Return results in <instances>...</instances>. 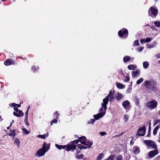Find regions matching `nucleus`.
Here are the masks:
<instances>
[{
	"instance_id": "4be33fe9",
	"label": "nucleus",
	"mask_w": 160,
	"mask_h": 160,
	"mask_svg": "<svg viewBox=\"0 0 160 160\" xmlns=\"http://www.w3.org/2000/svg\"><path fill=\"white\" fill-rule=\"evenodd\" d=\"M133 152L135 154H137L140 152L139 149L137 147H135L134 148Z\"/></svg>"
},
{
	"instance_id": "69168bd1",
	"label": "nucleus",
	"mask_w": 160,
	"mask_h": 160,
	"mask_svg": "<svg viewBox=\"0 0 160 160\" xmlns=\"http://www.w3.org/2000/svg\"><path fill=\"white\" fill-rule=\"evenodd\" d=\"M30 108V106H28V109L27 110H28V111H29V109Z\"/></svg>"
},
{
	"instance_id": "20e7f679",
	"label": "nucleus",
	"mask_w": 160,
	"mask_h": 160,
	"mask_svg": "<svg viewBox=\"0 0 160 160\" xmlns=\"http://www.w3.org/2000/svg\"><path fill=\"white\" fill-rule=\"evenodd\" d=\"M47 144L46 142H44L42 148L39 149L37 151L36 154L38 155V157L43 156L46 152H47L48 150V148L46 147Z\"/></svg>"
},
{
	"instance_id": "774afa93",
	"label": "nucleus",
	"mask_w": 160,
	"mask_h": 160,
	"mask_svg": "<svg viewBox=\"0 0 160 160\" xmlns=\"http://www.w3.org/2000/svg\"><path fill=\"white\" fill-rule=\"evenodd\" d=\"M12 132H15V130H13L12 131Z\"/></svg>"
},
{
	"instance_id": "a878e982",
	"label": "nucleus",
	"mask_w": 160,
	"mask_h": 160,
	"mask_svg": "<svg viewBox=\"0 0 160 160\" xmlns=\"http://www.w3.org/2000/svg\"><path fill=\"white\" fill-rule=\"evenodd\" d=\"M78 148L80 149H86L87 148V147H86L85 146L82 145L81 144H78Z\"/></svg>"
},
{
	"instance_id": "c85d7f7f",
	"label": "nucleus",
	"mask_w": 160,
	"mask_h": 160,
	"mask_svg": "<svg viewBox=\"0 0 160 160\" xmlns=\"http://www.w3.org/2000/svg\"><path fill=\"white\" fill-rule=\"evenodd\" d=\"M103 156L104 155L103 153H100L97 157L96 160H101Z\"/></svg>"
},
{
	"instance_id": "de8ad7c7",
	"label": "nucleus",
	"mask_w": 160,
	"mask_h": 160,
	"mask_svg": "<svg viewBox=\"0 0 160 160\" xmlns=\"http://www.w3.org/2000/svg\"><path fill=\"white\" fill-rule=\"evenodd\" d=\"M28 110H27L25 113V118H28Z\"/></svg>"
},
{
	"instance_id": "13d9d810",
	"label": "nucleus",
	"mask_w": 160,
	"mask_h": 160,
	"mask_svg": "<svg viewBox=\"0 0 160 160\" xmlns=\"http://www.w3.org/2000/svg\"><path fill=\"white\" fill-rule=\"evenodd\" d=\"M150 130H148V135L147 136L149 137L150 136Z\"/></svg>"
},
{
	"instance_id": "c756f323",
	"label": "nucleus",
	"mask_w": 160,
	"mask_h": 160,
	"mask_svg": "<svg viewBox=\"0 0 160 160\" xmlns=\"http://www.w3.org/2000/svg\"><path fill=\"white\" fill-rule=\"evenodd\" d=\"M133 45L135 46H139V43L138 40H135L134 42Z\"/></svg>"
},
{
	"instance_id": "7c9ffc66",
	"label": "nucleus",
	"mask_w": 160,
	"mask_h": 160,
	"mask_svg": "<svg viewBox=\"0 0 160 160\" xmlns=\"http://www.w3.org/2000/svg\"><path fill=\"white\" fill-rule=\"evenodd\" d=\"M22 130L23 131V133L24 134H28L30 133V132L28 131L26 129L24 128L22 129Z\"/></svg>"
},
{
	"instance_id": "1a4fd4ad",
	"label": "nucleus",
	"mask_w": 160,
	"mask_h": 160,
	"mask_svg": "<svg viewBox=\"0 0 160 160\" xmlns=\"http://www.w3.org/2000/svg\"><path fill=\"white\" fill-rule=\"evenodd\" d=\"M146 128L145 126H143L142 127L139 128L137 133V136H143L144 135L145 133Z\"/></svg>"
},
{
	"instance_id": "6e6d98bb",
	"label": "nucleus",
	"mask_w": 160,
	"mask_h": 160,
	"mask_svg": "<svg viewBox=\"0 0 160 160\" xmlns=\"http://www.w3.org/2000/svg\"><path fill=\"white\" fill-rule=\"evenodd\" d=\"M102 107H101L99 109V111L100 112H102V111L103 110V108H104V107H102Z\"/></svg>"
},
{
	"instance_id": "dca6fc26",
	"label": "nucleus",
	"mask_w": 160,
	"mask_h": 160,
	"mask_svg": "<svg viewBox=\"0 0 160 160\" xmlns=\"http://www.w3.org/2000/svg\"><path fill=\"white\" fill-rule=\"evenodd\" d=\"M130 104V103L128 100H125L122 103L123 106L125 109L129 107Z\"/></svg>"
},
{
	"instance_id": "2f4dec72",
	"label": "nucleus",
	"mask_w": 160,
	"mask_h": 160,
	"mask_svg": "<svg viewBox=\"0 0 160 160\" xmlns=\"http://www.w3.org/2000/svg\"><path fill=\"white\" fill-rule=\"evenodd\" d=\"M32 70H38L39 69V68L38 66L34 65L32 67Z\"/></svg>"
},
{
	"instance_id": "603ef678",
	"label": "nucleus",
	"mask_w": 160,
	"mask_h": 160,
	"mask_svg": "<svg viewBox=\"0 0 160 160\" xmlns=\"http://www.w3.org/2000/svg\"><path fill=\"white\" fill-rule=\"evenodd\" d=\"M124 119L125 120V122H126L128 119V118L126 115H124Z\"/></svg>"
},
{
	"instance_id": "a18cd8bd",
	"label": "nucleus",
	"mask_w": 160,
	"mask_h": 160,
	"mask_svg": "<svg viewBox=\"0 0 160 160\" xmlns=\"http://www.w3.org/2000/svg\"><path fill=\"white\" fill-rule=\"evenodd\" d=\"M28 118H25L24 120V121L26 122V124L28 126L29 125V124L28 122Z\"/></svg>"
},
{
	"instance_id": "f257e3e1",
	"label": "nucleus",
	"mask_w": 160,
	"mask_h": 160,
	"mask_svg": "<svg viewBox=\"0 0 160 160\" xmlns=\"http://www.w3.org/2000/svg\"><path fill=\"white\" fill-rule=\"evenodd\" d=\"M114 92L112 91H110L107 97L103 100V103L102 104V106L104 108V110L106 111L107 108V105L108 103L109 99V101H113L114 98Z\"/></svg>"
},
{
	"instance_id": "0e129e2a",
	"label": "nucleus",
	"mask_w": 160,
	"mask_h": 160,
	"mask_svg": "<svg viewBox=\"0 0 160 160\" xmlns=\"http://www.w3.org/2000/svg\"><path fill=\"white\" fill-rule=\"evenodd\" d=\"M148 129H149V130H150V131L151 126H149Z\"/></svg>"
},
{
	"instance_id": "f03ea898",
	"label": "nucleus",
	"mask_w": 160,
	"mask_h": 160,
	"mask_svg": "<svg viewBox=\"0 0 160 160\" xmlns=\"http://www.w3.org/2000/svg\"><path fill=\"white\" fill-rule=\"evenodd\" d=\"M144 85L150 90L154 91L156 89V83L153 80H147L144 81Z\"/></svg>"
},
{
	"instance_id": "052dcab7",
	"label": "nucleus",
	"mask_w": 160,
	"mask_h": 160,
	"mask_svg": "<svg viewBox=\"0 0 160 160\" xmlns=\"http://www.w3.org/2000/svg\"><path fill=\"white\" fill-rule=\"evenodd\" d=\"M157 58H159V57H160V54L159 53L157 55Z\"/></svg>"
},
{
	"instance_id": "aec40b11",
	"label": "nucleus",
	"mask_w": 160,
	"mask_h": 160,
	"mask_svg": "<svg viewBox=\"0 0 160 160\" xmlns=\"http://www.w3.org/2000/svg\"><path fill=\"white\" fill-rule=\"evenodd\" d=\"M116 97L117 100H120L123 98V96L121 94L118 93L116 94Z\"/></svg>"
},
{
	"instance_id": "9d476101",
	"label": "nucleus",
	"mask_w": 160,
	"mask_h": 160,
	"mask_svg": "<svg viewBox=\"0 0 160 160\" xmlns=\"http://www.w3.org/2000/svg\"><path fill=\"white\" fill-rule=\"evenodd\" d=\"M144 142L149 146L152 147L153 148H156L157 147L154 142L151 140H144Z\"/></svg>"
},
{
	"instance_id": "f3484780",
	"label": "nucleus",
	"mask_w": 160,
	"mask_h": 160,
	"mask_svg": "<svg viewBox=\"0 0 160 160\" xmlns=\"http://www.w3.org/2000/svg\"><path fill=\"white\" fill-rule=\"evenodd\" d=\"M139 72L138 71H133L132 72V75L133 78H135L139 76Z\"/></svg>"
},
{
	"instance_id": "412c9836",
	"label": "nucleus",
	"mask_w": 160,
	"mask_h": 160,
	"mask_svg": "<svg viewBox=\"0 0 160 160\" xmlns=\"http://www.w3.org/2000/svg\"><path fill=\"white\" fill-rule=\"evenodd\" d=\"M117 86L119 89L123 88L125 87L124 85L120 83H117Z\"/></svg>"
},
{
	"instance_id": "423d86ee",
	"label": "nucleus",
	"mask_w": 160,
	"mask_h": 160,
	"mask_svg": "<svg viewBox=\"0 0 160 160\" xmlns=\"http://www.w3.org/2000/svg\"><path fill=\"white\" fill-rule=\"evenodd\" d=\"M157 102L155 100H152L147 103L146 106L150 109H153L156 108Z\"/></svg>"
},
{
	"instance_id": "4468645a",
	"label": "nucleus",
	"mask_w": 160,
	"mask_h": 160,
	"mask_svg": "<svg viewBox=\"0 0 160 160\" xmlns=\"http://www.w3.org/2000/svg\"><path fill=\"white\" fill-rule=\"evenodd\" d=\"M13 114L18 117H22L23 116L24 114L22 111L19 110L16 112H14Z\"/></svg>"
},
{
	"instance_id": "a19ab883",
	"label": "nucleus",
	"mask_w": 160,
	"mask_h": 160,
	"mask_svg": "<svg viewBox=\"0 0 160 160\" xmlns=\"http://www.w3.org/2000/svg\"><path fill=\"white\" fill-rule=\"evenodd\" d=\"M146 42H148L151 41L152 40L151 38H147L146 39Z\"/></svg>"
},
{
	"instance_id": "cd10ccee",
	"label": "nucleus",
	"mask_w": 160,
	"mask_h": 160,
	"mask_svg": "<svg viewBox=\"0 0 160 160\" xmlns=\"http://www.w3.org/2000/svg\"><path fill=\"white\" fill-rule=\"evenodd\" d=\"M92 142L91 141H86V142L85 143V144H84V145H85L86 146H88V147H89L92 145Z\"/></svg>"
},
{
	"instance_id": "b1692460",
	"label": "nucleus",
	"mask_w": 160,
	"mask_h": 160,
	"mask_svg": "<svg viewBox=\"0 0 160 160\" xmlns=\"http://www.w3.org/2000/svg\"><path fill=\"white\" fill-rule=\"evenodd\" d=\"M48 134H44L43 135H39L37 136V137L38 138H42L45 139L46 138V136H48Z\"/></svg>"
},
{
	"instance_id": "6ab92c4d",
	"label": "nucleus",
	"mask_w": 160,
	"mask_h": 160,
	"mask_svg": "<svg viewBox=\"0 0 160 160\" xmlns=\"http://www.w3.org/2000/svg\"><path fill=\"white\" fill-rule=\"evenodd\" d=\"M131 59V58L130 57L128 56H126L123 57V62L124 63H126L128 62Z\"/></svg>"
},
{
	"instance_id": "09e8293b",
	"label": "nucleus",
	"mask_w": 160,
	"mask_h": 160,
	"mask_svg": "<svg viewBox=\"0 0 160 160\" xmlns=\"http://www.w3.org/2000/svg\"><path fill=\"white\" fill-rule=\"evenodd\" d=\"M56 114H57V116H56V118H58V116H59V114L58 113V112H56L54 114V115H56Z\"/></svg>"
},
{
	"instance_id": "8fccbe9b",
	"label": "nucleus",
	"mask_w": 160,
	"mask_h": 160,
	"mask_svg": "<svg viewBox=\"0 0 160 160\" xmlns=\"http://www.w3.org/2000/svg\"><path fill=\"white\" fill-rule=\"evenodd\" d=\"M14 109L15 111H16V112H18V111H19V110L18 109V108L16 107H14Z\"/></svg>"
},
{
	"instance_id": "a211bd4d",
	"label": "nucleus",
	"mask_w": 160,
	"mask_h": 160,
	"mask_svg": "<svg viewBox=\"0 0 160 160\" xmlns=\"http://www.w3.org/2000/svg\"><path fill=\"white\" fill-rule=\"evenodd\" d=\"M128 68L130 70H134L137 68V66L133 64H131L128 66Z\"/></svg>"
},
{
	"instance_id": "72a5a7b5",
	"label": "nucleus",
	"mask_w": 160,
	"mask_h": 160,
	"mask_svg": "<svg viewBox=\"0 0 160 160\" xmlns=\"http://www.w3.org/2000/svg\"><path fill=\"white\" fill-rule=\"evenodd\" d=\"M143 79L142 78H140L139 80H138L137 82V84H139L141 83L143 81Z\"/></svg>"
},
{
	"instance_id": "ea45409f",
	"label": "nucleus",
	"mask_w": 160,
	"mask_h": 160,
	"mask_svg": "<svg viewBox=\"0 0 160 160\" xmlns=\"http://www.w3.org/2000/svg\"><path fill=\"white\" fill-rule=\"evenodd\" d=\"M10 105L11 107H14L15 106H18V107H19L21 106V105H20L18 104H16L15 103H13L12 104Z\"/></svg>"
},
{
	"instance_id": "2eb2a0df",
	"label": "nucleus",
	"mask_w": 160,
	"mask_h": 160,
	"mask_svg": "<svg viewBox=\"0 0 160 160\" xmlns=\"http://www.w3.org/2000/svg\"><path fill=\"white\" fill-rule=\"evenodd\" d=\"M157 44L155 41L153 42L151 44H148L147 45V47L149 48H152L155 47Z\"/></svg>"
},
{
	"instance_id": "7ed1b4c3",
	"label": "nucleus",
	"mask_w": 160,
	"mask_h": 160,
	"mask_svg": "<svg viewBox=\"0 0 160 160\" xmlns=\"http://www.w3.org/2000/svg\"><path fill=\"white\" fill-rule=\"evenodd\" d=\"M55 146L59 149H61V148L65 149L67 147L66 145L62 146L57 144H55ZM76 148V146L75 145L70 144L67 146L66 150L68 151H69L72 149L73 150Z\"/></svg>"
},
{
	"instance_id": "ddd939ff",
	"label": "nucleus",
	"mask_w": 160,
	"mask_h": 160,
	"mask_svg": "<svg viewBox=\"0 0 160 160\" xmlns=\"http://www.w3.org/2000/svg\"><path fill=\"white\" fill-rule=\"evenodd\" d=\"M105 111L104 110V112H100L97 114L94 115L93 116L94 118L96 120L99 119L100 118H102L105 114Z\"/></svg>"
},
{
	"instance_id": "37998d69",
	"label": "nucleus",
	"mask_w": 160,
	"mask_h": 160,
	"mask_svg": "<svg viewBox=\"0 0 160 160\" xmlns=\"http://www.w3.org/2000/svg\"><path fill=\"white\" fill-rule=\"evenodd\" d=\"M58 122V120L56 119H54L53 120L51 123V124L52 125L53 123H56Z\"/></svg>"
},
{
	"instance_id": "79ce46f5",
	"label": "nucleus",
	"mask_w": 160,
	"mask_h": 160,
	"mask_svg": "<svg viewBox=\"0 0 160 160\" xmlns=\"http://www.w3.org/2000/svg\"><path fill=\"white\" fill-rule=\"evenodd\" d=\"M124 133V132H122V133H120L119 134H118V135H116V136H113V138H118V137H119L120 136L122 135Z\"/></svg>"
},
{
	"instance_id": "5701e85b",
	"label": "nucleus",
	"mask_w": 160,
	"mask_h": 160,
	"mask_svg": "<svg viewBox=\"0 0 160 160\" xmlns=\"http://www.w3.org/2000/svg\"><path fill=\"white\" fill-rule=\"evenodd\" d=\"M143 68L145 69H146L147 68H148L149 65V63L147 61L144 62L143 63Z\"/></svg>"
},
{
	"instance_id": "393cba45",
	"label": "nucleus",
	"mask_w": 160,
	"mask_h": 160,
	"mask_svg": "<svg viewBox=\"0 0 160 160\" xmlns=\"http://www.w3.org/2000/svg\"><path fill=\"white\" fill-rule=\"evenodd\" d=\"M120 73L121 74H122V75H123L124 77L126 78V79L125 80H124V81L127 82L129 80V77H128V76L127 75L126 76H125L124 75V73H123V72L122 71L120 72Z\"/></svg>"
},
{
	"instance_id": "58836bf2",
	"label": "nucleus",
	"mask_w": 160,
	"mask_h": 160,
	"mask_svg": "<svg viewBox=\"0 0 160 160\" xmlns=\"http://www.w3.org/2000/svg\"><path fill=\"white\" fill-rule=\"evenodd\" d=\"M122 157L121 155H119L116 158V160H122Z\"/></svg>"
},
{
	"instance_id": "680f3d73",
	"label": "nucleus",
	"mask_w": 160,
	"mask_h": 160,
	"mask_svg": "<svg viewBox=\"0 0 160 160\" xmlns=\"http://www.w3.org/2000/svg\"><path fill=\"white\" fill-rule=\"evenodd\" d=\"M149 126H151V120H149Z\"/></svg>"
},
{
	"instance_id": "39448f33",
	"label": "nucleus",
	"mask_w": 160,
	"mask_h": 160,
	"mask_svg": "<svg viewBox=\"0 0 160 160\" xmlns=\"http://www.w3.org/2000/svg\"><path fill=\"white\" fill-rule=\"evenodd\" d=\"M118 34L119 37L126 38L128 36V32L127 29L123 28L118 31Z\"/></svg>"
},
{
	"instance_id": "e433bc0d",
	"label": "nucleus",
	"mask_w": 160,
	"mask_h": 160,
	"mask_svg": "<svg viewBox=\"0 0 160 160\" xmlns=\"http://www.w3.org/2000/svg\"><path fill=\"white\" fill-rule=\"evenodd\" d=\"M20 143V141L17 138H16L14 141V143L16 144H17V145L18 146L19 143Z\"/></svg>"
},
{
	"instance_id": "4d7b16f0",
	"label": "nucleus",
	"mask_w": 160,
	"mask_h": 160,
	"mask_svg": "<svg viewBox=\"0 0 160 160\" xmlns=\"http://www.w3.org/2000/svg\"><path fill=\"white\" fill-rule=\"evenodd\" d=\"M151 28L152 29H155V27L154 26H151Z\"/></svg>"
},
{
	"instance_id": "bb28decb",
	"label": "nucleus",
	"mask_w": 160,
	"mask_h": 160,
	"mask_svg": "<svg viewBox=\"0 0 160 160\" xmlns=\"http://www.w3.org/2000/svg\"><path fill=\"white\" fill-rule=\"evenodd\" d=\"M159 126H157L156 127L153 131V134L154 135H156L157 133V131L159 128Z\"/></svg>"
},
{
	"instance_id": "864d4df0",
	"label": "nucleus",
	"mask_w": 160,
	"mask_h": 160,
	"mask_svg": "<svg viewBox=\"0 0 160 160\" xmlns=\"http://www.w3.org/2000/svg\"><path fill=\"white\" fill-rule=\"evenodd\" d=\"M16 134H15V132H12V133H10L9 134V135L10 136H15V135Z\"/></svg>"
},
{
	"instance_id": "338daca9",
	"label": "nucleus",
	"mask_w": 160,
	"mask_h": 160,
	"mask_svg": "<svg viewBox=\"0 0 160 160\" xmlns=\"http://www.w3.org/2000/svg\"><path fill=\"white\" fill-rule=\"evenodd\" d=\"M157 123L155 122V123H154V124L153 126H155L156 125V124Z\"/></svg>"
},
{
	"instance_id": "9b49d317",
	"label": "nucleus",
	"mask_w": 160,
	"mask_h": 160,
	"mask_svg": "<svg viewBox=\"0 0 160 160\" xmlns=\"http://www.w3.org/2000/svg\"><path fill=\"white\" fill-rule=\"evenodd\" d=\"M79 141L82 144H85V143L86 142V138L84 136H82L79 138V140H75L72 142L75 143L76 144H77Z\"/></svg>"
},
{
	"instance_id": "f8f14e48",
	"label": "nucleus",
	"mask_w": 160,
	"mask_h": 160,
	"mask_svg": "<svg viewBox=\"0 0 160 160\" xmlns=\"http://www.w3.org/2000/svg\"><path fill=\"white\" fill-rule=\"evenodd\" d=\"M158 153L157 151V148L153 151H151L148 153V156L150 158H152L154 157Z\"/></svg>"
},
{
	"instance_id": "5fc2aeb1",
	"label": "nucleus",
	"mask_w": 160,
	"mask_h": 160,
	"mask_svg": "<svg viewBox=\"0 0 160 160\" xmlns=\"http://www.w3.org/2000/svg\"><path fill=\"white\" fill-rule=\"evenodd\" d=\"M132 90V89L130 88H129L127 90L126 92L127 93H129L131 92V91Z\"/></svg>"
},
{
	"instance_id": "c03bdc74",
	"label": "nucleus",
	"mask_w": 160,
	"mask_h": 160,
	"mask_svg": "<svg viewBox=\"0 0 160 160\" xmlns=\"http://www.w3.org/2000/svg\"><path fill=\"white\" fill-rule=\"evenodd\" d=\"M106 134V132H100V134L102 136H104V135H105Z\"/></svg>"
},
{
	"instance_id": "f704fd0d",
	"label": "nucleus",
	"mask_w": 160,
	"mask_h": 160,
	"mask_svg": "<svg viewBox=\"0 0 160 160\" xmlns=\"http://www.w3.org/2000/svg\"><path fill=\"white\" fill-rule=\"evenodd\" d=\"M83 157V155L82 154H81L79 155H78L76 156V158L78 159H81Z\"/></svg>"
},
{
	"instance_id": "0eeeda50",
	"label": "nucleus",
	"mask_w": 160,
	"mask_h": 160,
	"mask_svg": "<svg viewBox=\"0 0 160 160\" xmlns=\"http://www.w3.org/2000/svg\"><path fill=\"white\" fill-rule=\"evenodd\" d=\"M158 13V10L153 7H151L148 10V14L151 17L152 15L156 17Z\"/></svg>"
},
{
	"instance_id": "bf43d9fd",
	"label": "nucleus",
	"mask_w": 160,
	"mask_h": 160,
	"mask_svg": "<svg viewBox=\"0 0 160 160\" xmlns=\"http://www.w3.org/2000/svg\"><path fill=\"white\" fill-rule=\"evenodd\" d=\"M160 122V120H158H158H156V121H155V122H156L157 123H158V122Z\"/></svg>"
},
{
	"instance_id": "e2e57ef3",
	"label": "nucleus",
	"mask_w": 160,
	"mask_h": 160,
	"mask_svg": "<svg viewBox=\"0 0 160 160\" xmlns=\"http://www.w3.org/2000/svg\"><path fill=\"white\" fill-rule=\"evenodd\" d=\"M13 122H14V120H13L12 121V122H11V124H10V127L12 125V123Z\"/></svg>"
},
{
	"instance_id": "473e14b6",
	"label": "nucleus",
	"mask_w": 160,
	"mask_h": 160,
	"mask_svg": "<svg viewBox=\"0 0 160 160\" xmlns=\"http://www.w3.org/2000/svg\"><path fill=\"white\" fill-rule=\"evenodd\" d=\"M154 23L157 27H160V22L158 21H156L154 22Z\"/></svg>"
},
{
	"instance_id": "4c0bfd02",
	"label": "nucleus",
	"mask_w": 160,
	"mask_h": 160,
	"mask_svg": "<svg viewBox=\"0 0 160 160\" xmlns=\"http://www.w3.org/2000/svg\"><path fill=\"white\" fill-rule=\"evenodd\" d=\"M113 158L114 156L111 155L108 158L107 160H113Z\"/></svg>"
},
{
	"instance_id": "49530a36",
	"label": "nucleus",
	"mask_w": 160,
	"mask_h": 160,
	"mask_svg": "<svg viewBox=\"0 0 160 160\" xmlns=\"http://www.w3.org/2000/svg\"><path fill=\"white\" fill-rule=\"evenodd\" d=\"M146 39H141L140 40V42L141 43L146 42Z\"/></svg>"
},
{
	"instance_id": "3c124183",
	"label": "nucleus",
	"mask_w": 160,
	"mask_h": 160,
	"mask_svg": "<svg viewBox=\"0 0 160 160\" xmlns=\"http://www.w3.org/2000/svg\"><path fill=\"white\" fill-rule=\"evenodd\" d=\"M138 49H139V51L141 52L143 49V47H140L138 48Z\"/></svg>"
},
{
	"instance_id": "c9c22d12",
	"label": "nucleus",
	"mask_w": 160,
	"mask_h": 160,
	"mask_svg": "<svg viewBox=\"0 0 160 160\" xmlns=\"http://www.w3.org/2000/svg\"><path fill=\"white\" fill-rule=\"evenodd\" d=\"M95 121L94 119H92L88 121V124H90V123L93 124L94 123V122H95Z\"/></svg>"
},
{
	"instance_id": "6e6552de",
	"label": "nucleus",
	"mask_w": 160,
	"mask_h": 160,
	"mask_svg": "<svg viewBox=\"0 0 160 160\" xmlns=\"http://www.w3.org/2000/svg\"><path fill=\"white\" fill-rule=\"evenodd\" d=\"M4 65L7 66L12 65H14L17 64L15 60L11 58L7 59L4 61Z\"/></svg>"
}]
</instances>
